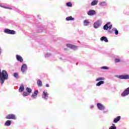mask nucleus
Here are the masks:
<instances>
[{"label": "nucleus", "instance_id": "obj_15", "mask_svg": "<svg viewBox=\"0 0 129 129\" xmlns=\"http://www.w3.org/2000/svg\"><path fill=\"white\" fill-rule=\"evenodd\" d=\"M100 26V23L99 22V21H97L94 24V27L95 28V29H97V28H98V27H99Z\"/></svg>", "mask_w": 129, "mask_h": 129}, {"label": "nucleus", "instance_id": "obj_35", "mask_svg": "<svg viewBox=\"0 0 129 129\" xmlns=\"http://www.w3.org/2000/svg\"><path fill=\"white\" fill-rule=\"evenodd\" d=\"M1 54H2V50L0 48V55H1Z\"/></svg>", "mask_w": 129, "mask_h": 129}, {"label": "nucleus", "instance_id": "obj_8", "mask_svg": "<svg viewBox=\"0 0 129 129\" xmlns=\"http://www.w3.org/2000/svg\"><path fill=\"white\" fill-rule=\"evenodd\" d=\"M28 69V67L27 65L25 63L23 64V65L21 67V71L24 73V72H26V70Z\"/></svg>", "mask_w": 129, "mask_h": 129}, {"label": "nucleus", "instance_id": "obj_11", "mask_svg": "<svg viewBox=\"0 0 129 129\" xmlns=\"http://www.w3.org/2000/svg\"><path fill=\"white\" fill-rule=\"evenodd\" d=\"M66 46H68V48H70V49H76V48H77L76 46L70 43L67 44Z\"/></svg>", "mask_w": 129, "mask_h": 129}, {"label": "nucleus", "instance_id": "obj_19", "mask_svg": "<svg viewBox=\"0 0 129 129\" xmlns=\"http://www.w3.org/2000/svg\"><path fill=\"white\" fill-rule=\"evenodd\" d=\"M98 4V0H94L92 3H91V6H96Z\"/></svg>", "mask_w": 129, "mask_h": 129}, {"label": "nucleus", "instance_id": "obj_31", "mask_svg": "<svg viewBox=\"0 0 129 129\" xmlns=\"http://www.w3.org/2000/svg\"><path fill=\"white\" fill-rule=\"evenodd\" d=\"M14 77H16L17 78V77H18V76H19L18 73H15L14 74Z\"/></svg>", "mask_w": 129, "mask_h": 129}, {"label": "nucleus", "instance_id": "obj_25", "mask_svg": "<svg viewBox=\"0 0 129 129\" xmlns=\"http://www.w3.org/2000/svg\"><path fill=\"white\" fill-rule=\"evenodd\" d=\"M102 80H104V78H98L96 79V81H102Z\"/></svg>", "mask_w": 129, "mask_h": 129}, {"label": "nucleus", "instance_id": "obj_4", "mask_svg": "<svg viewBox=\"0 0 129 129\" xmlns=\"http://www.w3.org/2000/svg\"><path fill=\"white\" fill-rule=\"evenodd\" d=\"M110 23L108 22L106 24H105L104 26H103V29L105 30V31H107L109 29V30H110V29H111V28H112V25H110L109 26H108V25H110Z\"/></svg>", "mask_w": 129, "mask_h": 129}, {"label": "nucleus", "instance_id": "obj_24", "mask_svg": "<svg viewBox=\"0 0 129 129\" xmlns=\"http://www.w3.org/2000/svg\"><path fill=\"white\" fill-rule=\"evenodd\" d=\"M89 21H88V20H85L84 21V26H88V25H89Z\"/></svg>", "mask_w": 129, "mask_h": 129}, {"label": "nucleus", "instance_id": "obj_17", "mask_svg": "<svg viewBox=\"0 0 129 129\" xmlns=\"http://www.w3.org/2000/svg\"><path fill=\"white\" fill-rule=\"evenodd\" d=\"M120 118H121L120 116H117L113 120V122H114L115 123H116V122L120 120Z\"/></svg>", "mask_w": 129, "mask_h": 129}, {"label": "nucleus", "instance_id": "obj_5", "mask_svg": "<svg viewBox=\"0 0 129 129\" xmlns=\"http://www.w3.org/2000/svg\"><path fill=\"white\" fill-rule=\"evenodd\" d=\"M6 119H16V115L9 114L6 117Z\"/></svg>", "mask_w": 129, "mask_h": 129}, {"label": "nucleus", "instance_id": "obj_1", "mask_svg": "<svg viewBox=\"0 0 129 129\" xmlns=\"http://www.w3.org/2000/svg\"><path fill=\"white\" fill-rule=\"evenodd\" d=\"M9 78V75H8V72L5 70L2 71L0 69V82L1 84H4L5 80H8Z\"/></svg>", "mask_w": 129, "mask_h": 129}, {"label": "nucleus", "instance_id": "obj_27", "mask_svg": "<svg viewBox=\"0 0 129 129\" xmlns=\"http://www.w3.org/2000/svg\"><path fill=\"white\" fill-rule=\"evenodd\" d=\"M67 6V7H72V3H71V2H69V3H67V4H66Z\"/></svg>", "mask_w": 129, "mask_h": 129}, {"label": "nucleus", "instance_id": "obj_12", "mask_svg": "<svg viewBox=\"0 0 129 129\" xmlns=\"http://www.w3.org/2000/svg\"><path fill=\"white\" fill-rule=\"evenodd\" d=\"M16 59H17V61L21 62V63H22V62H23V61H24L23 57H22V56H21V55H17Z\"/></svg>", "mask_w": 129, "mask_h": 129}, {"label": "nucleus", "instance_id": "obj_16", "mask_svg": "<svg viewBox=\"0 0 129 129\" xmlns=\"http://www.w3.org/2000/svg\"><path fill=\"white\" fill-rule=\"evenodd\" d=\"M101 41H104L105 42V43H107L108 42V40L107 39V38L105 36H103L100 38Z\"/></svg>", "mask_w": 129, "mask_h": 129}, {"label": "nucleus", "instance_id": "obj_20", "mask_svg": "<svg viewBox=\"0 0 129 129\" xmlns=\"http://www.w3.org/2000/svg\"><path fill=\"white\" fill-rule=\"evenodd\" d=\"M66 21H74V18L72 16H69L66 18Z\"/></svg>", "mask_w": 129, "mask_h": 129}, {"label": "nucleus", "instance_id": "obj_6", "mask_svg": "<svg viewBox=\"0 0 129 129\" xmlns=\"http://www.w3.org/2000/svg\"><path fill=\"white\" fill-rule=\"evenodd\" d=\"M129 94V87L127 88L121 94V96L124 97Z\"/></svg>", "mask_w": 129, "mask_h": 129}, {"label": "nucleus", "instance_id": "obj_30", "mask_svg": "<svg viewBox=\"0 0 129 129\" xmlns=\"http://www.w3.org/2000/svg\"><path fill=\"white\" fill-rule=\"evenodd\" d=\"M2 8H4V9H8V10H12V8H10V7H5V6H1Z\"/></svg>", "mask_w": 129, "mask_h": 129}, {"label": "nucleus", "instance_id": "obj_7", "mask_svg": "<svg viewBox=\"0 0 129 129\" xmlns=\"http://www.w3.org/2000/svg\"><path fill=\"white\" fill-rule=\"evenodd\" d=\"M117 77L119 79H129V75H128L118 76Z\"/></svg>", "mask_w": 129, "mask_h": 129}, {"label": "nucleus", "instance_id": "obj_32", "mask_svg": "<svg viewBox=\"0 0 129 129\" xmlns=\"http://www.w3.org/2000/svg\"><path fill=\"white\" fill-rule=\"evenodd\" d=\"M109 129H116V127L111 126L110 127V128Z\"/></svg>", "mask_w": 129, "mask_h": 129}, {"label": "nucleus", "instance_id": "obj_10", "mask_svg": "<svg viewBox=\"0 0 129 129\" xmlns=\"http://www.w3.org/2000/svg\"><path fill=\"white\" fill-rule=\"evenodd\" d=\"M97 106L100 110H103V109H104V106H103L101 103H97Z\"/></svg>", "mask_w": 129, "mask_h": 129}, {"label": "nucleus", "instance_id": "obj_22", "mask_svg": "<svg viewBox=\"0 0 129 129\" xmlns=\"http://www.w3.org/2000/svg\"><path fill=\"white\" fill-rule=\"evenodd\" d=\"M37 85L39 86V87L42 86L43 85L42 84V81L41 80H38L37 81Z\"/></svg>", "mask_w": 129, "mask_h": 129}, {"label": "nucleus", "instance_id": "obj_2", "mask_svg": "<svg viewBox=\"0 0 129 129\" xmlns=\"http://www.w3.org/2000/svg\"><path fill=\"white\" fill-rule=\"evenodd\" d=\"M4 32L6 33V34H9L10 35L16 34V31H15V30H12L8 28L4 30Z\"/></svg>", "mask_w": 129, "mask_h": 129}, {"label": "nucleus", "instance_id": "obj_26", "mask_svg": "<svg viewBox=\"0 0 129 129\" xmlns=\"http://www.w3.org/2000/svg\"><path fill=\"white\" fill-rule=\"evenodd\" d=\"M113 30L115 31V35H118V31L117 29H116V28H113Z\"/></svg>", "mask_w": 129, "mask_h": 129}, {"label": "nucleus", "instance_id": "obj_34", "mask_svg": "<svg viewBox=\"0 0 129 129\" xmlns=\"http://www.w3.org/2000/svg\"><path fill=\"white\" fill-rule=\"evenodd\" d=\"M46 87H49V84H46Z\"/></svg>", "mask_w": 129, "mask_h": 129}, {"label": "nucleus", "instance_id": "obj_33", "mask_svg": "<svg viewBox=\"0 0 129 129\" xmlns=\"http://www.w3.org/2000/svg\"><path fill=\"white\" fill-rule=\"evenodd\" d=\"M100 6H105V2H102L100 4Z\"/></svg>", "mask_w": 129, "mask_h": 129}, {"label": "nucleus", "instance_id": "obj_36", "mask_svg": "<svg viewBox=\"0 0 129 129\" xmlns=\"http://www.w3.org/2000/svg\"><path fill=\"white\" fill-rule=\"evenodd\" d=\"M112 125H115V124H113Z\"/></svg>", "mask_w": 129, "mask_h": 129}, {"label": "nucleus", "instance_id": "obj_29", "mask_svg": "<svg viewBox=\"0 0 129 129\" xmlns=\"http://www.w3.org/2000/svg\"><path fill=\"white\" fill-rule=\"evenodd\" d=\"M115 62L116 63H118V62H120V59H118V58H116V59H115Z\"/></svg>", "mask_w": 129, "mask_h": 129}, {"label": "nucleus", "instance_id": "obj_28", "mask_svg": "<svg viewBox=\"0 0 129 129\" xmlns=\"http://www.w3.org/2000/svg\"><path fill=\"white\" fill-rule=\"evenodd\" d=\"M101 69H103V70H108L109 68L107 67H102Z\"/></svg>", "mask_w": 129, "mask_h": 129}, {"label": "nucleus", "instance_id": "obj_13", "mask_svg": "<svg viewBox=\"0 0 129 129\" xmlns=\"http://www.w3.org/2000/svg\"><path fill=\"white\" fill-rule=\"evenodd\" d=\"M38 93H39V91H38L37 90L35 91L32 94L31 97L32 98H36V97L38 96Z\"/></svg>", "mask_w": 129, "mask_h": 129}, {"label": "nucleus", "instance_id": "obj_9", "mask_svg": "<svg viewBox=\"0 0 129 129\" xmlns=\"http://www.w3.org/2000/svg\"><path fill=\"white\" fill-rule=\"evenodd\" d=\"M49 94H48V93L46 91H43L42 95V98H44V99H48V96Z\"/></svg>", "mask_w": 129, "mask_h": 129}, {"label": "nucleus", "instance_id": "obj_14", "mask_svg": "<svg viewBox=\"0 0 129 129\" xmlns=\"http://www.w3.org/2000/svg\"><path fill=\"white\" fill-rule=\"evenodd\" d=\"M96 14V12H95V11L94 10H90L88 12V16H93Z\"/></svg>", "mask_w": 129, "mask_h": 129}, {"label": "nucleus", "instance_id": "obj_23", "mask_svg": "<svg viewBox=\"0 0 129 129\" xmlns=\"http://www.w3.org/2000/svg\"><path fill=\"white\" fill-rule=\"evenodd\" d=\"M102 84H104V81H100V82L96 84V86H100Z\"/></svg>", "mask_w": 129, "mask_h": 129}, {"label": "nucleus", "instance_id": "obj_21", "mask_svg": "<svg viewBox=\"0 0 129 129\" xmlns=\"http://www.w3.org/2000/svg\"><path fill=\"white\" fill-rule=\"evenodd\" d=\"M25 90V87H24V85H21L19 88V91L20 92H23Z\"/></svg>", "mask_w": 129, "mask_h": 129}, {"label": "nucleus", "instance_id": "obj_18", "mask_svg": "<svg viewBox=\"0 0 129 129\" xmlns=\"http://www.w3.org/2000/svg\"><path fill=\"white\" fill-rule=\"evenodd\" d=\"M11 124H12V121L10 120H8L5 122V125H6V126H10V125Z\"/></svg>", "mask_w": 129, "mask_h": 129}, {"label": "nucleus", "instance_id": "obj_3", "mask_svg": "<svg viewBox=\"0 0 129 129\" xmlns=\"http://www.w3.org/2000/svg\"><path fill=\"white\" fill-rule=\"evenodd\" d=\"M26 92H23V96H28V95H30V93H32V89L30 88H26Z\"/></svg>", "mask_w": 129, "mask_h": 129}]
</instances>
